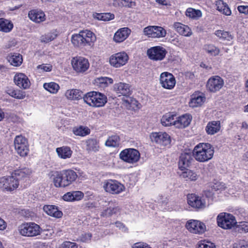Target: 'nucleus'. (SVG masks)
Instances as JSON below:
<instances>
[{"label": "nucleus", "mask_w": 248, "mask_h": 248, "mask_svg": "<svg viewBox=\"0 0 248 248\" xmlns=\"http://www.w3.org/2000/svg\"><path fill=\"white\" fill-rule=\"evenodd\" d=\"M51 178L56 187H65L71 185L77 178L75 171L71 170L52 172Z\"/></svg>", "instance_id": "obj_1"}, {"label": "nucleus", "mask_w": 248, "mask_h": 248, "mask_svg": "<svg viewBox=\"0 0 248 248\" xmlns=\"http://www.w3.org/2000/svg\"><path fill=\"white\" fill-rule=\"evenodd\" d=\"M96 40V36L92 31L86 30L72 35L71 42L76 46L83 48L86 46H93Z\"/></svg>", "instance_id": "obj_2"}, {"label": "nucleus", "mask_w": 248, "mask_h": 248, "mask_svg": "<svg viewBox=\"0 0 248 248\" xmlns=\"http://www.w3.org/2000/svg\"><path fill=\"white\" fill-rule=\"evenodd\" d=\"M193 156L199 162H205L211 159L214 154L213 146L208 143H200L193 150Z\"/></svg>", "instance_id": "obj_3"}, {"label": "nucleus", "mask_w": 248, "mask_h": 248, "mask_svg": "<svg viewBox=\"0 0 248 248\" xmlns=\"http://www.w3.org/2000/svg\"><path fill=\"white\" fill-rule=\"evenodd\" d=\"M83 98L86 104L93 107H103L107 102V98L105 94L95 91L87 93Z\"/></svg>", "instance_id": "obj_4"}, {"label": "nucleus", "mask_w": 248, "mask_h": 248, "mask_svg": "<svg viewBox=\"0 0 248 248\" xmlns=\"http://www.w3.org/2000/svg\"><path fill=\"white\" fill-rule=\"evenodd\" d=\"M217 222L219 227L225 230L231 229L237 223L233 215L225 212L220 213L217 215Z\"/></svg>", "instance_id": "obj_5"}, {"label": "nucleus", "mask_w": 248, "mask_h": 248, "mask_svg": "<svg viewBox=\"0 0 248 248\" xmlns=\"http://www.w3.org/2000/svg\"><path fill=\"white\" fill-rule=\"evenodd\" d=\"M19 233L24 236L34 237L40 234L42 229L34 222H27L21 224L18 229Z\"/></svg>", "instance_id": "obj_6"}, {"label": "nucleus", "mask_w": 248, "mask_h": 248, "mask_svg": "<svg viewBox=\"0 0 248 248\" xmlns=\"http://www.w3.org/2000/svg\"><path fill=\"white\" fill-rule=\"evenodd\" d=\"M140 154L138 150L134 148H127L122 150L120 154V158L128 164H134L139 161Z\"/></svg>", "instance_id": "obj_7"}, {"label": "nucleus", "mask_w": 248, "mask_h": 248, "mask_svg": "<svg viewBox=\"0 0 248 248\" xmlns=\"http://www.w3.org/2000/svg\"><path fill=\"white\" fill-rule=\"evenodd\" d=\"M19 186V182L14 176H3L0 178V188L3 191L11 192L16 189Z\"/></svg>", "instance_id": "obj_8"}, {"label": "nucleus", "mask_w": 248, "mask_h": 248, "mask_svg": "<svg viewBox=\"0 0 248 248\" xmlns=\"http://www.w3.org/2000/svg\"><path fill=\"white\" fill-rule=\"evenodd\" d=\"M14 147L16 153L21 156L28 155L29 152L27 140L22 135L16 136L14 141Z\"/></svg>", "instance_id": "obj_9"}, {"label": "nucleus", "mask_w": 248, "mask_h": 248, "mask_svg": "<svg viewBox=\"0 0 248 248\" xmlns=\"http://www.w3.org/2000/svg\"><path fill=\"white\" fill-rule=\"evenodd\" d=\"M106 192L111 194H119L125 190V186L116 180L108 179L104 181L103 186Z\"/></svg>", "instance_id": "obj_10"}, {"label": "nucleus", "mask_w": 248, "mask_h": 248, "mask_svg": "<svg viewBox=\"0 0 248 248\" xmlns=\"http://www.w3.org/2000/svg\"><path fill=\"white\" fill-rule=\"evenodd\" d=\"M71 62L73 69L79 73H82L86 71L90 66L88 60L80 56L73 57Z\"/></svg>", "instance_id": "obj_11"}, {"label": "nucleus", "mask_w": 248, "mask_h": 248, "mask_svg": "<svg viewBox=\"0 0 248 248\" xmlns=\"http://www.w3.org/2000/svg\"><path fill=\"white\" fill-rule=\"evenodd\" d=\"M159 83L162 88L168 90H172L175 86L176 79L171 73L164 72L160 75Z\"/></svg>", "instance_id": "obj_12"}, {"label": "nucleus", "mask_w": 248, "mask_h": 248, "mask_svg": "<svg viewBox=\"0 0 248 248\" xmlns=\"http://www.w3.org/2000/svg\"><path fill=\"white\" fill-rule=\"evenodd\" d=\"M129 57L125 52H120L111 55L109 58L111 65L119 68L125 65L128 62Z\"/></svg>", "instance_id": "obj_13"}, {"label": "nucleus", "mask_w": 248, "mask_h": 248, "mask_svg": "<svg viewBox=\"0 0 248 248\" xmlns=\"http://www.w3.org/2000/svg\"><path fill=\"white\" fill-rule=\"evenodd\" d=\"M143 33L149 37L160 38L165 36L166 31L160 26H149L144 29Z\"/></svg>", "instance_id": "obj_14"}, {"label": "nucleus", "mask_w": 248, "mask_h": 248, "mask_svg": "<svg viewBox=\"0 0 248 248\" xmlns=\"http://www.w3.org/2000/svg\"><path fill=\"white\" fill-rule=\"evenodd\" d=\"M147 54L151 60L161 61L165 58L167 51L162 46H156L148 49Z\"/></svg>", "instance_id": "obj_15"}, {"label": "nucleus", "mask_w": 248, "mask_h": 248, "mask_svg": "<svg viewBox=\"0 0 248 248\" xmlns=\"http://www.w3.org/2000/svg\"><path fill=\"white\" fill-rule=\"evenodd\" d=\"M224 85L223 79L217 76L211 77L206 84L207 89L212 93H216L220 90Z\"/></svg>", "instance_id": "obj_16"}, {"label": "nucleus", "mask_w": 248, "mask_h": 248, "mask_svg": "<svg viewBox=\"0 0 248 248\" xmlns=\"http://www.w3.org/2000/svg\"><path fill=\"white\" fill-rule=\"evenodd\" d=\"M186 228L191 233L202 234L205 230V225L202 222L197 220H189L186 224Z\"/></svg>", "instance_id": "obj_17"}, {"label": "nucleus", "mask_w": 248, "mask_h": 248, "mask_svg": "<svg viewBox=\"0 0 248 248\" xmlns=\"http://www.w3.org/2000/svg\"><path fill=\"white\" fill-rule=\"evenodd\" d=\"M151 139L152 141L164 146L170 145L171 141L170 136L165 132L153 133Z\"/></svg>", "instance_id": "obj_18"}, {"label": "nucleus", "mask_w": 248, "mask_h": 248, "mask_svg": "<svg viewBox=\"0 0 248 248\" xmlns=\"http://www.w3.org/2000/svg\"><path fill=\"white\" fill-rule=\"evenodd\" d=\"M14 81L16 85L20 88L28 89L30 85V81L26 75L23 73L16 74L14 78Z\"/></svg>", "instance_id": "obj_19"}, {"label": "nucleus", "mask_w": 248, "mask_h": 248, "mask_svg": "<svg viewBox=\"0 0 248 248\" xmlns=\"http://www.w3.org/2000/svg\"><path fill=\"white\" fill-rule=\"evenodd\" d=\"M28 17L36 23H40L46 20V15L41 10L33 9L30 10L28 15Z\"/></svg>", "instance_id": "obj_20"}, {"label": "nucleus", "mask_w": 248, "mask_h": 248, "mask_svg": "<svg viewBox=\"0 0 248 248\" xmlns=\"http://www.w3.org/2000/svg\"><path fill=\"white\" fill-rule=\"evenodd\" d=\"M187 203L191 207L195 208H202L205 206V202L201 198L195 194H189L187 196Z\"/></svg>", "instance_id": "obj_21"}, {"label": "nucleus", "mask_w": 248, "mask_h": 248, "mask_svg": "<svg viewBox=\"0 0 248 248\" xmlns=\"http://www.w3.org/2000/svg\"><path fill=\"white\" fill-rule=\"evenodd\" d=\"M131 33V30L127 27L119 29L114 34L113 40L116 43H121L124 41Z\"/></svg>", "instance_id": "obj_22"}, {"label": "nucleus", "mask_w": 248, "mask_h": 248, "mask_svg": "<svg viewBox=\"0 0 248 248\" xmlns=\"http://www.w3.org/2000/svg\"><path fill=\"white\" fill-rule=\"evenodd\" d=\"M173 29L180 35L189 37L192 34L191 29L187 25L180 22H175L173 25Z\"/></svg>", "instance_id": "obj_23"}, {"label": "nucleus", "mask_w": 248, "mask_h": 248, "mask_svg": "<svg viewBox=\"0 0 248 248\" xmlns=\"http://www.w3.org/2000/svg\"><path fill=\"white\" fill-rule=\"evenodd\" d=\"M84 197V193L80 191H73L65 193L62 197L64 201L67 202L78 201Z\"/></svg>", "instance_id": "obj_24"}, {"label": "nucleus", "mask_w": 248, "mask_h": 248, "mask_svg": "<svg viewBox=\"0 0 248 248\" xmlns=\"http://www.w3.org/2000/svg\"><path fill=\"white\" fill-rule=\"evenodd\" d=\"M192 120V116L188 114H186L179 117L176 119L174 126L178 128H185L190 124Z\"/></svg>", "instance_id": "obj_25"}, {"label": "nucleus", "mask_w": 248, "mask_h": 248, "mask_svg": "<svg viewBox=\"0 0 248 248\" xmlns=\"http://www.w3.org/2000/svg\"><path fill=\"white\" fill-rule=\"evenodd\" d=\"M114 90L118 94H121L124 96H128L130 94V89L129 84L119 82L114 85Z\"/></svg>", "instance_id": "obj_26"}, {"label": "nucleus", "mask_w": 248, "mask_h": 248, "mask_svg": "<svg viewBox=\"0 0 248 248\" xmlns=\"http://www.w3.org/2000/svg\"><path fill=\"white\" fill-rule=\"evenodd\" d=\"M43 210L47 215L56 218H60L62 216V212L54 205H45Z\"/></svg>", "instance_id": "obj_27"}, {"label": "nucleus", "mask_w": 248, "mask_h": 248, "mask_svg": "<svg viewBox=\"0 0 248 248\" xmlns=\"http://www.w3.org/2000/svg\"><path fill=\"white\" fill-rule=\"evenodd\" d=\"M192 160L190 154L188 153L182 154L178 162L179 168L184 170L189 166Z\"/></svg>", "instance_id": "obj_28"}, {"label": "nucleus", "mask_w": 248, "mask_h": 248, "mask_svg": "<svg viewBox=\"0 0 248 248\" xmlns=\"http://www.w3.org/2000/svg\"><path fill=\"white\" fill-rule=\"evenodd\" d=\"M220 129V123L218 121L209 122L205 127V131L207 134L213 135L217 133Z\"/></svg>", "instance_id": "obj_29"}, {"label": "nucleus", "mask_w": 248, "mask_h": 248, "mask_svg": "<svg viewBox=\"0 0 248 248\" xmlns=\"http://www.w3.org/2000/svg\"><path fill=\"white\" fill-rule=\"evenodd\" d=\"M13 173L16 179H17L18 181L19 180L29 178L32 173V170L29 168H24L19 170H15Z\"/></svg>", "instance_id": "obj_30"}, {"label": "nucleus", "mask_w": 248, "mask_h": 248, "mask_svg": "<svg viewBox=\"0 0 248 248\" xmlns=\"http://www.w3.org/2000/svg\"><path fill=\"white\" fill-rule=\"evenodd\" d=\"M112 78L108 77H99L96 78L93 81V84L95 86L99 88H105L109 84L113 83Z\"/></svg>", "instance_id": "obj_31"}, {"label": "nucleus", "mask_w": 248, "mask_h": 248, "mask_svg": "<svg viewBox=\"0 0 248 248\" xmlns=\"http://www.w3.org/2000/svg\"><path fill=\"white\" fill-rule=\"evenodd\" d=\"M217 9L221 13L229 16L232 14V11L228 4L222 0H217L216 2Z\"/></svg>", "instance_id": "obj_32"}, {"label": "nucleus", "mask_w": 248, "mask_h": 248, "mask_svg": "<svg viewBox=\"0 0 248 248\" xmlns=\"http://www.w3.org/2000/svg\"><path fill=\"white\" fill-rule=\"evenodd\" d=\"M56 152L59 157L64 159L70 158L73 153L70 148L68 146L57 148L56 149Z\"/></svg>", "instance_id": "obj_33"}, {"label": "nucleus", "mask_w": 248, "mask_h": 248, "mask_svg": "<svg viewBox=\"0 0 248 248\" xmlns=\"http://www.w3.org/2000/svg\"><path fill=\"white\" fill-rule=\"evenodd\" d=\"M7 60L14 66H18L23 62L22 55L19 53L10 54L7 56Z\"/></svg>", "instance_id": "obj_34"}, {"label": "nucleus", "mask_w": 248, "mask_h": 248, "mask_svg": "<svg viewBox=\"0 0 248 248\" xmlns=\"http://www.w3.org/2000/svg\"><path fill=\"white\" fill-rule=\"evenodd\" d=\"M176 119V115L167 113L162 116L161 123L165 126H169L172 124L174 125Z\"/></svg>", "instance_id": "obj_35"}, {"label": "nucleus", "mask_w": 248, "mask_h": 248, "mask_svg": "<svg viewBox=\"0 0 248 248\" xmlns=\"http://www.w3.org/2000/svg\"><path fill=\"white\" fill-rule=\"evenodd\" d=\"M65 95L68 99L79 100L82 98L83 93L79 90L73 89L67 90Z\"/></svg>", "instance_id": "obj_36"}, {"label": "nucleus", "mask_w": 248, "mask_h": 248, "mask_svg": "<svg viewBox=\"0 0 248 248\" xmlns=\"http://www.w3.org/2000/svg\"><path fill=\"white\" fill-rule=\"evenodd\" d=\"M72 132L76 136L85 137L90 134L91 130L87 126L80 125L74 127L72 129Z\"/></svg>", "instance_id": "obj_37"}, {"label": "nucleus", "mask_w": 248, "mask_h": 248, "mask_svg": "<svg viewBox=\"0 0 248 248\" xmlns=\"http://www.w3.org/2000/svg\"><path fill=\"white\" fill-rule=\"evenodd\" d=\"M100 148L99 141L95 139H89L86 140V149L90 152H96Z\"/></svg>", "instance_id": "obj_38"}, {"label": "nucleus", "mask_w": 248, "mask_h": 248, "mask_svg": "<svg viewBox=\"0 0 248 248\" xmlns=\"http://www.w3.org/2000/svg\"><path fill=\"white\" fill-rule=\"evenodd\" d=\"M5 92L10 96L17 99H23L26 97L25 92L20 90L8 88Z\"/></svg>", "instance_id": "obj_39"}, {"label": "nucleus", "mask_w": 248, "mask_h": 248, "mask_svg": "<svg viewBox=\"0 0 248 248\" xmlns=\"http://www.w3.org/2000/svg\"><path fill=\"white\" fill-rule=\"evenodd\" d=\"M205 97L202 94H193L189 102V105L193 108L201 106L205 101Z\"/></svg>", "instance_id": "obj_40"}, {"label": "nucleus", "mask_w": 248, "mask_h": 248, "mask_svg": "<svg viewBox=\"0 0 248 248\" xmlns=\"http://www.w3.org/2000/svg\"><path fill=\"white\" fill-rule=\"evenodd\" d=\"M13 28V24L9 20L3 18H0V31L9 32Z\"/></svg>", "instance_id": "obj_41"}, {"label": "nucleus", "mask_w": 248, "mask_h": 248, "mask_svg": "<svg viewBox=\"0 0 248 248\" xmlns=\"http://www.w3.org/2000/svg\"><path fill=\"white\" fill-rule=\"evenodd\" d=\"M93 17L94 19H96L98 20L108 21L114 18V15L110 13H95L93 14Z\"/></svg>", "instance_id": "obj_42"}, {"label": "nucleus", "mask_w": 248, "mask_h": 248, "mask_svg": "<svg viewBox=\"0 0 248 248\" xmlns=\"http://www.w3.org/2000/svg\"><path fill=\"white\" fill-rule=\"evenodd\" d=\"M112 202H109V207L105 210L102 213V216L103 217H109L112 215H117L120 213V208L119 206L111 207Z\"/></svg>", "instance_id": "obj_43"}, {"label": "nucleus", "mask_w": 248, "mask_h": 248, "mask_svg": "<svg viewBox=\"0 0 248 248\" xmlns=\"http://www.w3.org/2000/svg\"><path fill=\"white\" fill-rule=\"evenodd\" d=\"M43 87L45 90L52 94H56L60 89V86L54 82L45 83Z\"/></svg>", "instance_id": "obj_44"}, {"label": "nucleus", "mask_w": 248, "mask_h": 248, "mask_svg": "<svg viewBox=\"0 0 248 248\" xmlns=\"http://www.w3.org/2000/svg\"><path fill=\"white\" fill-rule=\"evenodd\" d=\"M120 138L117 135L109 137L106 141L105 145L108 147H115L119 145Z\"/></svg>", "instance_id": "obj_45"}, {"label": "nucleus", "mask_w": 248, "mask_h": 248, "mask_svg": "<svg viewBox=\"0 0 248 248\" xmlns=\"http://www.w3.org/2000/svg\"><path fill=\"white\" fill-rule=\"evenodd\" d=\"M180 176L186 181H196L198 178V175L196 172L188 169L183 171Z\"/></svg>", "instance_id": "obj_46"}, {"label": "nucleus", "mask_w": 248, "mask_h": 248, "mask_svg": "<svg viewBox=\"0 0 248 248\" xmlns=\"http://www.w3.org/2000/svg\"><path fill=\"white\" fill-rule=\"evenodd\" d=\"M186 16L194 19H197L202 16L201 11L192 8H188L186 11Z\"/></svg>", "instance_id": "obj_47"}, {"label": "nucleus", "mask_w": 248, "mask_h": 248, "mask_svg": "<svg viewBox=\"0 0 248 248\" xmlns=\"http://www.w3.org/2000/svg\"><path fill=\"white\" fill-rule=\"evenodd\" d=\"M205 51L211 56H217L220 53L219 49L213 45H206L204 46Z\"/></svg>", "instance_id": "obj_48"}, {"label": "nucleus", "mask_w": 248, "mask_h": 248, "mask_svg": "<svg viewBox=\"0 0 248 248\" xmlns=\"http://www.w3.org/2000/svg\"><path fill=\"white\" fill-rule=\"evenodd\" d=\"M215 35L223 39L230 41L232 39V36L228 32L221 30H217L215 32Z\"/></svg>", "instance_id": "obj_49"}, {"label": "nucleus", "mask_w": 248, "mask_h": 248, "mask_svg": "<svg viewBox=\"0 0 248 248\" xmlns=\"http://www.w3.org/2000/svg\"><path fill=\"white\" fill-rule=\"evenodd\" d=\"M236 227L238 232L240 233L248 232V222L241 221L236 224Z\"/></svg>", "instance_id": "obj_50"}, {"label": "nucleus", "mask_w": 248, "mask_h": 248, "mask_svg": "<svg viewBox=\"0 0 248 248\" xmlns=\"http://www.w3.org/2000/svg\"><path fill=\"white\" fill-rule=\"evenodd\" d=\"M56 37V34L49 32L42 35L41 37V41L44 43H48L53 40Z\"/></svg>", "instance_id": "obj_51"}, {"label": "nucleus", "mask_w": 248, "mask_h": 248, "mask_svg": "<svg viewBox=\"0 0 248 248\" xmlns=\"http://www.w3.org/2000/svg\"><path fill=\"white\" fill-rule=\"evenodd\" d=\"M115 1L120 6L132 7L135 6V2L131 0H115Z\"/></svg>", "instance_id": "obj_52"}, {"label": "nucleus", "mask_w": 248, "mask_h": 248, "mask_svg": "<svg viewBox=\"0 0 248 248\" xmlns=\"http://www.w3.org/2000/svg\"><path fill=\"white\" fill-rule=\"evenodd\" d=\"M211 188L215 191L222 190L225 188V184L220 182H216L214 183L211 186Z\"/></svg>", "instance_id": "obj_53"}, {"label": "nucleus", "mask_w": 248, "mask_h": 248, "mask_svg": "<svg viewBox=\"0 0 248 248\" xmlns=\"http://www.w3.org/2000/svg\"><path fill=\"white\" fill-rule=\"evenodd\" d=\"M37 68L44 72H50L52 69V66L50 64H42L38 65Z\"/></svg>", "instance_id": "obj_54"}, {"label": "nucleus", "mask_w": 248, "mask_h": 248, "mask_svg": "<svg viewBox=\"0 0 248 248\" xmlns=\"http://www.w3.org/2000/svg\"><path fill=\"white\" fill-rule=\"evenodd\" d=\"M61 247L62 248H78V245L74 242L65 241L62 244Z\"/></svg>", "instance_id": "obj_55"}, {"label": "nucleus", "mask_w": 248, "mask_h": 248, "mask_svg": "<svg viewBox=\"0 0 248 248\" xmlns=\"http://www.w3.org/2000/svg\"><path fill=\"white\" fill-rule=\"evenodd\" d=\"M233 248H248V243L245 240H240L238 243H235Z\"/></svg>", "instance_id": "obj_56"}, {"label": "nucleus", "mask_w": 248, "mask_h": 248, "mask_svg": "<svg viewBox=\"0 0 248 248\" xmlns=\"http://www.w3.org/2000/svg\"><path fill=\"white\" fill-rule=\"evenodd\" d=\"M124 101L129 105L130 107L134 108V106L138 107V102L135 99L128 97L126 99L124 100Z\"/></svg>", "instance_id": "obj_57"}, {"label": "nucleus", "mask_w": 248, "mask_h": 248, "mask_svg": "<svg viewBox=\"0 0 248 248\" xmlns=\"http://www.w3.org/2000/svg\"><path fill=\"white\" fill-rule=\"evenodd\" d=\"M92 237V234L90 233H85L80 236V240L83 242H89Z\"/></svg>", "instance_id": "obj_58"}, {"label": "nucleus", "mask_w": 248, "mask_h": 248, "mask_svg": "<svg viewBox=\"0 0 248 248\" xmlns=\"http://www.w3.org/2000/svg\"><path fill=\"white\" fill-rule=\"evenodd\" d=\"M198 248H216V247L213 243L207 242L200 243Z\"/></svg>", "instance_id": "obj_59"}, {"label": "nucleus", "mask_w": 248, "mask_h": 248, "mask_svg": "<svg viewBox=\"0 0 248 248\" xmlns=\"http://www.w3.org/2000/svg\"><path fill=\"white\" fill-rule=\"evenodd\" d=\"M116 226L123 232H127L128 229L125 225L120 221H116L115 223Z\"/></svg>", "instance_id": "obj_60"}, {"label": "nucleus", "mask_w": 248, "mask_h": 248, "mask_svg": "<svg viewBox=\"0 0 248 248\" xmlns=\"http://www.w3.org/2000/svg\"><path fill=\"white\" fill-rule=\"evenodd\" d=\"M238 11L241 13L246 15H248V6L240 5L237 7Z\"/></svg>", "instance_id": "obj_61"}, {"label": "nucleus", "mask_w": 248, "mask_h": 248, "mask_svg": "<svg viewBox=\"0 0 248 248\" xmlns=\"http://www.w3.org/2000/svg\"><path fill=\"white\" fill-rule=\"evenodd\" d=\"M133 248H151L149 245L142 243H137L135 244Z\"/></svg>", "instance_id": "obj_62"}, {"label": "nucleus", "mask_w": 248, "mask_h": 248, "mask_svg": "<svg viewBox=\"0 0 248 248\" xmlns=\"http://www.w3.org/2000/svg\"><path fill=\"white\" fill-rule=\"evenodd\" d=\"M7 227V223L0 217V231H4Z\"/></svg>", "instance_id": "obj_63"}, {"label": "nucleus", "mask_w": 248, "mask_h": 248, "mask_svg": "<svg viewBox=\"0 0 248 248\" xmlns=\"http://www.w3.org/2000/svg\"><path fill=\"white\" fill-rule=\"evenodd\" d=\"M204 195L208 199V201H212L213 197V193L210 191L204 192Z\"/></svg>", "instance_id": "obj_64"}]
</instances>
